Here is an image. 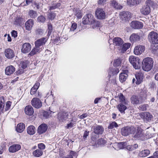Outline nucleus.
Instances as JSON below:
<instances>
[{"mask_svg": "<svg viewBox=\"0 0 158 158\" xmlns=\"http://www.w3.org/2000/svg\"><path fill=\"white\" fill-rule=\"evenodd\" d=\"M40 85V83L38 82H36L34 86L31 89L30 94L31 95H35L36 91Z\"/></svg>", "mask_w": 158, "mask_h": 158, "instance_id": "obj_29", "label": "nucleus"}, {"mask_svg": "<svg viewBox=\"0 0 158 158\" xmlns=\"http://www.w3.org/2000/svg\"><path fill=\"white\" fill-rule=\"evenodd\" d=\"M27 61H21L19 66L23 69H25L27 67Z\"/></svg>", "mask_w": 158, "mask_h": 158, "instance_id": "obj_49", "label": "nucleus"}, {"mask_svg": "<svg viewBox=\"0 0 158 158\" xmlns=\"http://www.w3.org/2000/svg\"><path fill=\"white\" fill-rule=\"evenodd\" d=\"M135 76L136 80L135 83L137 85H139L143 81V74L140 71L136 73Z\"/></svg>", "mask_w": 158, "mask_h": 158, "instance_id": "obj_16", "label": "nucleus"}, {"mask_svg": "<svg viewBox=\"0 0 158 158\" xmlns=\"http://www.w3.org/2000/svg\"><path fill=\"white\" fill-rule=\"evenodd\" d=\"M82 23L84 24H93L96 23V21L93 16L90 14H87L82 19Z\"/></svg>", "mask_w": 158, "mask_h": 158, "instance_id": "obj_6", "label": "nucleus"}, {"mask_svg": "<svg viewBox=\"0 0 158 158\" xmlns=\"http://www.w3.org/2000/svg\"><path fill=\"white\" fill-rule=\"evenodd\" d=\"M52 25L51 23L48 24V35H49L52 33Z\"/></svg>", "mask_w": 158, "mask_h": 158, "instance_id": "obj_51", "label": "nucleus"}, {"mask_svg": "<svg viewBox=\"0 0 158 158\" xmlns=\"http://www.w3.org/2000/svg\"><path fill=\"white\" fill-rule=\"evenodd\" d=\"M115 145L118 147L117 150L122 149L126 147L127 143L125 142L116 143Z\"/></svg>", "mask_w": 158, "mask_h": 158, "instance_id": "obj_41", "label": "nucleus"}, {"mask_svg": "<svg viewBox=\"0 0 158 158\" xmlns=\"http://www.w3.org/2000/svg\"><path fill=\"white\" fill-rule=\"evenodd\" d=\"M135 128L134 127H123L121 129V133L122 135L127 136L130 134L133 133Z\"/></svg>", "mask_w": 158, "mask_h": 158, "instance_id": "obj_10", "label": "nucleus"}, {"mask_svg": "<svg viewBox=\"0 0 158 158\" xmlns=\"http://www.w3.org/2000/svg\"><path fill=\"white\" fill-rule=\"evenodd\" d=\"M33 25V21L32 19H29L25 23L26 29L28 31L31 30Z\"/></svg>", "mask_w": 158, "mask_h": 158, "instance_id": "obj_27", "label": "nucleus"}, {"mask_svg": "<svg viewBox=\"0 0 158 158\" xmlns=\"http://www.w3.org/2000/svg\"><path fill=\"white\" fill-rule=\"evenodd\" d=\"M137 116L138 118L140 119L141 118L145 122L149 121L153 118L152 115L148 112L141 113L139 114Z\"/></svg>", "mask_w": 158, "mask_h": 158, "instance_id": "obj_7", "label": "nucleus"}, {"mask_svg": "<svg viewBox=\"0 0 158 158\" xmlns=\"http://www.w3.org/2000/svg\"><path fill=\"white\" fill-rule=\"evenodd\" d=\"M121 60L120 59H118L114 60V63L113 65L115 67L119 66L121 63Z\"/></svg>", "mask_w": 158, "mask_h": 158, "instance_id": "obj_47", "label": "nucleus"}, {"mask_svg": "<svg viewBox=\"0 0 158 158\" xmlns=\"http://www.w3.org/2000/svg\"><path fill=\"white\" fill-rule=\"evenodd\" d=\"M11 35L14 38L16 37L17 36V32L15 31H13L11 32Z\"/></svg>", "mask_w": 158, "mask_h": 158, "instance_id": "obj_57", "label": "nucleus"}, {"mask_svg": "<svg viewBox=\"0 0 158 158\" xmlns=\"http://www.w3.org/2000/svg\"><path fill=\"white\" fill-rule=\"evenodd\" d=\"M27 131L28 134L30 135H33L35 132V127L32 126H29L27 130Z\"/></svg>", "mask_w": 158, "mask_h": 158, "instance_id": "obj_35", "label": "nucleus"}, {"mask_svg": "<svg viewBox=\"0 0 158 158\" xmlns=\"http://www.w3.org/2000/svg\"><path fill=\"white\" fill-rule=\"evenodd\" d=\"M119 72V70L118 68H110L108 72L109 75L110 76H113L117 74Z\"/></svg>", "mask_w": 158, "mask_h": 158, "instance_id": "obj_33", "label": "nucleus"}, {"mask_svg": "<svg viewBox=\"0 0 158 158\" xmlns=\"http://www.w3.org/2000/svg\"><path fill=\"white\" fill-rule=\"evenodd\" d=\"M77 27V23H73L70 28L69 32L74 31L76 29Z\"/></svg>", "mask_w": 158, "mask_h": 158, "instance_id": "obj_48", "label": "nucleus"}, {"mask_svg": "<svg viewBox=\"0 0 158 158\" xmlns=\"http://www.w3.org/2000/svg\"><path fill=\"white\" fill-rule=\"evenodd\" d=\"M134 138L135 139L141 140H145L147 139L144 134L143 130L140 127L137 128Z\"/></svg>", "mask_w": 158, "mask_h": 158, "instance_id": "obj_5", "label": "nucleus"}, {"mask_svg": "<svg viewBox=\"0 0 158 158\" xmlns=\"http://www.w3.org/2000/svg\"><path fill=\"white\" fill-rule=\"evenodd\" d=\"M139 107L142 110H146L148 107V104H143L140 105Z\"/></svg>", "mask_w": 158, "mask_h": 158, "instance_id": "obj_53", "label": "nucleus"}, {"mask_svg": "<svg viewBox=\"0 0 158 158\" xmlns=\"http://www.w3.org/2000/svg\"><path fill=\"white\" fill-rule=\"evenodd\" d=\"M77 154V153L76 152H74L72 151H71L70 153V155H71L73 157V156H75Z\"/></svg>", "mask_w": 158, "mask_h": 158, "instance_id": "obj_60", "label": "nucleus"}, {"mask_svg": "<svg viewBox=\"0 0 158 158\" xmlns=\"http://www.w3.org/2000/svg\"><path fill=\"white\" fill-rule=\"evenodd\" d=\"M131 26L133 28L138 29L142 28L143 26V24L141 22L134 21L131 23Z\"/></svg>", "mask_w": 158, "mask_h": 158, "instance_id": "obj_17", "label": "nucleus"}, {"mask_svg": "<svg viewBox=\"0 0 158 158\" xmlns=\"http://www.w3.org/2000/svg\"><path fill=\"white\" fill-rule=\"evenodd\" d=\"M143 99L141 97L133 95L131 98V102L133 104H138L142 103Z\"/></svg>", "mask_w": 158, "mask_h": 158, "instance_id": "obj_12", "label": "nucleus"}, {"mask_svg": "<svg viewBox=\"0 0 158 158\" xmlns=\"http://www.w3.org/2000/svg\"><path fill=\"white\" fill-rule=\"evenodd\" d=\"M127 73L128 71L127 70H125L120 73L119 80L121 82H123L126 81L128 76Z\"/></svg>", "mask_w": 158, "mask_h": 158, "instance_id": "obj_22", "label": "nucleus"}, {"mask_svg": "<svg viewBox=\"0 0 158 158\" xmlns=\"http://www.w3.org/2000/svg\"><path fill=\"white\" fill-rule=\"evenodd\" d=\"M96 138L94 137L92 138V140L95 142V143L96 145L104 144L106 142V140L102 138L98 139L97 140H96Z\"/></svg>", "mask_w": 158, "mask_h": 158, "instance_id": "obj_32", "label": "nucleus"}, {"mask_svg": "<svg viewBox=\"0 0 158 158\" xmlns=\"http://www.w3.org/2000/svg\"><path fill=\"white\" fill-rule=\"evenodd\" d=\"M150 153V151L148 149H145L140 152L139 155L141 157H145L148 156Z\"/></svg>", "mask_w": 158, "mask_h": 158, "instance_id": "obj_36", "label": "nucleus"}, {"mask_svg": "<svg viewBox=\"0 0 158 158\" xmlns=\"http://www.w3.org/2000/svg\"><path fill=\"white\" fill-rule=\"evenodd\" d=\"M92 128L93 129L94 133L98 135L102 134L104 130L102 127L100 125L93 126Z\"/></svg>", "mask_w": 158, "mask_h": 158, "instance_id": "obj_15", "label": "nucleus"}, {"mask_svg": "<svg viewBox=\"0 0 158 158\" xmlns=\"http://www.w3.org/2000/svg\"><path fill=\"white\" fill-rule=\"evenodd\" d=\"M129 60L135 69H139L140 68L141 62L138 57L131 56L129 57Z\"/></svg>", "mask_w": 158, "mask_h": 158, "instance_id": "obj_4", "label": "nucleus"}, {"mask_svg": "<svg viewBox=\"0 0 158 158\" xmlns=\"http://www.w3.org/2000/svg\"><path fill=\"white\" fill-rule=\"evenodd\" d=\"M153 61L150 57H147L143 59L142 62V69L145 71L148 72L152 68L153 64Z\"/></svg>", "mask_w": 158, "mask_h": 158, "instance_id": "obj_2", "label": "nucleus"}, {"mask_svg": "<svg viewBox=\"0 0 158 158\" xmlns=\"http://www.w3.org/2000/svg\"><path fill=\"white\" fill-rule=\"evenodd\" d=\"M148 38L149 41L153 44H158V34L152 31L149 33Z\"/></svg>", "mask_w": 158, "mask_h": 158, "instance_id": "obj_8", "label": "nucleus"}, {"mask_svg": "<svg viewBox=\"0 0 158 158\" xmlns=\"http://www.w3.org/2000/svg\"><path fill=\"white\" fill-rule=\"evenodd\" d=\"M31 48V46L29 43H25L23 45L21 51L23 53H26L30 51Z\"/></svg>", "mask_w": 158, "mask_h": 158, "instance_id": "obj_20", "label": "nucleus"}, {"mask_svg": "<svg viewBox=\"0 0 158 158\" xmlns=\"http://www.w3.org/2000/svg\"><path fill=\"white\" fill-rule=\"evenodd\" d=\"M15 71V67L12 65H10L7 67L5 70V74L10 75L13 74Z\"/></svg>", "mask_w": 158, "mask_h": 158, "instance_id": "obj_21", "label": "nucleus"}, {"mask_svg": "<svg viewBox=\"0 0 158 158\" xmlns=\"http://www.w3.org/2000/svg\"><path fill=\"white\" fill-rule=\"evenodd\" d=\"M43 152L40 149H37L34 151L33 152L34 156L36 157H39L42 155Z\"/></svg>", "mask_w": 158, "mask_h": 158, "instance_id": "obj_38", "label": "nucleus"}, {"mask_svg": "<svg viewBox=\"0 0 158 158\" xmlns=\"http://www.w3.org/2000/svg\"><path fill=\"white\" fill-rule=\"evenodd\" d=\"M56 14L54 12H50L48 15V17L49 19L52 20L54 19Z\"/></svg>", "mask_w": 158, "mask_h": 158, "instance_id": "obj_45", "label": "nucleus"}, {"mask_svg": "<svg viewBox=\"0 0 158 158\" xmlns=\"http://www.w3.org/2000/svg\"><path fill=\"white\" fill-rule=\"evenodd\" d=\"M68 114L66 113L63 112L62 113H59L58 114V117L60 121H63L67 118Z\"/></svg>", "mask_w": 158, "mask_h": 158, "instance_id": "obj_31", "label": "nucleus"}, {"mask_svg": "<svg viewBox=\"0 0 158 158\" xmlns=\"http://www.w3.org/2000/svg\"><path fill=\"white\" fill-rule=\"evenodd\" d=\"M21 148V146L19 144H14L10 147L9 151L10 152L14 153L18 151Z\"/></svg>", "mask_w": 158, "mask_h": 158, "instance_id": "obj_19", "label": "nucleus"}, {"mask_svg": "<svg viewBox=\"0 0 158 158\" xmlns=\"http://www.w3.org/2000/svg\"><path fill=\"white\" fill-rule=\"evenodd\" d=\"M113 42L114 45L120 46L123 44V41L121 38L116 37L113 39Z\"/></svg>", "mask_w": 158, "mask_h": 158, "instance_id": "obj_30", "label": "nucleus"}, {"mask_svg": "<svg viewBox=\"0 0 158 158\" xmlns=\"http://www.w3.org/2000/svg\"><path fill=\"white\" fill-rule=\"evenodd\" d=\"M24 111L26 114L28 115H31L34 113L33 108L30 105H28L24 108Z\"/></svg>", "mask_w": 158, "mask_h": 158, "instance_id": "obj_23", "label": "nucleus"}, {"mask_svg": "<svg viewBox=\"0 0 158 158\" xmlns=\"http://www.w3.org/2000/svg\"><path fill=\"white\" fill-rule=\"evenodd\" d=\"M11 102L10 101H8L7 102L5 107V110L7 111L10 108L11 105Z\"/></svg>", "mask_w": 158, "mask_h": 158, "instance_id": "obj_54", "label": "nucleus"}, {"mask_svg": "<svg viewBox=\"0 0 158 158\" xmlns=\"http://www.w3.org/2000/svg\"><path fill=\"white\" fill-rule=\"evenodd\" d=\"M41 94L38 92V94H36V93L35 95H34V96L36 97H41Z\"/></svg>", "mask_w": 158, "mask_h": 158, "instance_id": "obj_64", "label": "nucleus"}, {"mask_svg": "<svg viewBox=\"0 0 158 158\" xmlns=\"http://www.w3.org/2000/svg\"><path fill=\"white\" fill-rule=\"evenodd\" d=\"M112 6L115 8H118L117 7L118 3L114 0H113L111 2Z\"/></svg>", "mask_w": 158, "mask_h": 158, "instance_id": "obj_56", "label": "nucleus"}, {"mask_svg": "<svg viewBox=\"0 0 158 158\" xmlns=\"http://www.w3.org/2000/svg\"><path fill=\"white\" fill-rule=\"evenodd\" d=\"M25 128V124L23 123H20L17 125L16 130L17 132L21 133L23 131Z\"/></svg>", "mask_w": 158, "mask_h": 158, "instance_id": "obj_34", "label": "nucleus"}, {"mask_svg": "<svg viewBox=\"0 0 158 158\" xmlns=\"http://www.w3.org/2000/svg\"><path fill=\"white\" fill-rule=\"evenodd\" d=\"M45 18L43 16L41 15L39 16L37 18V21L38 22L42 23H43L45 22Z\"/></svg>", "mask_w": 158, "mask_h": 158, "instance_id": "obj_50", "label": "nucleus"}, {"mask_svg": "<svg viewBox=\"0 0 158 158\" xmlns=\"http://www.w3.org/2000/svg\"><path fill=\"white\" fill-rule=\"evenodd\" d=\"M138 147V144H135L133 145H128L126 146V148L127 150L132 151L136 149Z\"/></svg>", "mask_w": 158, "mask_h": 158, "instance_id": "obj_44", "label": "nucleus"}, {"mask_svg": "<svg viewBox=\"0 0 158 158\" xmlns=\"http://www.w3.org/2000/svg\"><path fill=\"white\" fill-rule=\"evenodd\" d=\"M47 40L45 38L43 37L35 41V47L32 49L29 55L32 56L41 51L44 49L43 46L45 44Z\"/></svg>", "mask_w": 158, "mask_h": 158, "instance_id": "obj_1", "label": "nucleus"}, {"mask_svg": "<svg viewBox=\"0 0 158 158\" xmlns=\"http://www.w3.org/2000/svg\"><path fill=\"white\" fill-rule=\"evenodd\" d=\"M119 103H122L125 105H128L129 102L125 98L124 96L121 93L119 94L118 95Z\"/></svg>", "mask_w": 158, "mask_h": 158, "instance_id": "obj_25", "label": "nucleus"}, {"mask_svg": "<svg viewBox=\"0 0 158 158\" xmlns=\"http://www.w3.org/2000/svg\"><path fill=\"white\" fill-rule=\"evenodd\" d=\"M73 12L75 15L78 18H81V17L82 15L81 13V10H79V9H77V8H74L73 9Z\"/></svg>", "mask_w": 158, "mask_h": 158, "instance_id": "obj_40", "label": "nucleus"}, {"mask_svg": "<svg viewBox=\"0 0 158 158\" xmlns=\"http://www.w3.org/2000/svg\"><path fill=\"white\" fill-rule=\"evenodd\" d=\"M140 0H127V4L131 6H132L138 4Z\"/></svg>", "mask_w": 158, "mask_h": 158, "instance_id": "obj_37", "label": "nucleus"}, {"mask_svg": "<svg viewBox=\"0 0 158 158\" xmlns=\"http://www.w3.org/2000/svg\"><path fill=\"white\" fill-rule=\"evenodd\" d=\"M145 49V47L143 45H137L134 48V53L136 55H140L144 51Z\"/></svg>", "mask_w": 158, "mask_h": 158, "instance_id": "obj_14", "label": "nucleus"}, {"mask_svg": "<svg viewBox=\"0 0 158 158\" xmlns=\"http://www.w3.org/2000/svg\"><path fill=\"white\" fill-rule=\"evenodd\" d=\"M48 129V126L45 124H42L38 127V132L40 134H43Z\"/></svg>", "mask_w": 158, "mask_h": 158, "instance_id": "obj_24", "label": "nucleus"}, {"mask_svg": "<svg viewBox=\"0 0 158 158\" xmlns=\"http://www.w3.org/2000/svg\"><path fill=\"white\" fill-rule=\"evenodd\" d=\"M56 8V7L55 5H53V6H50V7L49 10H53L55 9Z\"/></svg>", "mask_w": 158, "mask_h": 158, "instance_id": "obj_61", "label": "nucleus"}, {"mask_svg": "<svg viewBox=\"0 0 158 158\" xmlns=\"http://www.w3.org/2000/svg\"><path fill=\"white\" fill-rule=\"evenodd\" d=\"M6 57L8 59H11L15 56L13 51L10 48H8L5 50Z\"/></svg>", "mask_w": 158, "mask_h": 158, "instance_id": "obj_18", "label": "nucleus"}, {"mask_svg": "<svg viewBox=\"0 0 158 158\" xmlns=\"http://www.w3.org/2000/svg\"><path fill=\"white\" fill-rule=\"evenodd\" d=\"M38 147L39 149L44 150L45 148V145L43 143H40L38 144Z\"/></svg>", "mask_w": 158, "mask_h": 158, "instance_id": "obj_55", "label": "nucleus"}, {"mask_svg": "<svg viewBox=\"0 0 158 158\" xmlns=\"http://www.w3.org/2000/svg\"><path fill=\"white\" fill-rule=\"evenodd\" d=\"M28 15L31 18H36L37 16V14L36 11L33 10H30L28 12Z\"/></svg>", "mask_w": 158, "mask_h": 158, "instance_id": "obj_43", "label": "nucleus"}, {"mask_svg": "<svg viewBox=\"0 0 158 158\" xmlns=\"http://www.w3.org/2000/svg\"><path fill=\"white\" fill-rule=\"evenodd\" d=\"M87 116V115L86 114H83L80 116V118L81 119H83L85 118Z\"/></svg>", "mask_w": 158, "mask_h": 158, "instance_id": "obj_62", "label": "nucleus"}, {"mask_svg": "<svg viewBox=\"0 0 158 158\" xmlns=\"http://www.w3.org/2000/svg\"><path fill=\"white\" fill-rule=\"evenodd\" d=\"M140 39L139 35L137 34L133 33L130 37V40L131 42H135L139 41Z\"/></svg>", "mask_w": 158, "mask_h": 158, "instance_id": "obj_28", "label": "nucleus"}, {"mask_svg": "<svg viewBox=\"0 0 158 158\" xmlns=\"http://www.w3.org/2000/svg\"><path fill=\"white\" fill-rule=\"evenodd\" d=\"M130 43H125L121 47V52L122 53L124 52L130 47Z\"/></svg>", "mask_w": 158, "mask_h": 158, "instance_id": "obj_39", "label": "nucleus"}, {"mask_svg": "<svg viewBox=\"0 0 158 158\" xmlns=\"http://www.w3.org/2000/svg\"><path fill=\"white\" fill-rule=\"evenodd\" d=\"M49 114L48 113L47 111H44L43 113V116L46 118H48L49 116Z\"/></svg>", "mask_w": 158, "mask_h": 158, "instance_id": "obj_58", "label": "nucleus"}, {"mask_svg": "<svg viewBox=\"0 0 158 158\" xmlns=\"http://www.w3.org/2000/svg\"><path fill=\"white\" fill-rule=\"evenodd\" d=\"M32 105L36 108H40L42 106V102L39 98H33L31 101Z\"/></svg>", "mask_w": 158, "mask_h": 158, "instance_id": "obj_11", "label": "nucleus"}, {"mask_svg": "<svg viewBox=\"0 0 158 158\" xmlns=\"http://www.w3.org/2000/svg\"><path fill=\"white\" fill-rule=\"evenodd\" d=\"M76 119L74 120L72 119L70 122L67 124V125L65 127L67 129H69L74 127L76 124Z\"/></svg>", "mask_w": 158, "mask_h": 158, "instance_id": "obj_42", "label": "nucleus"}, {"mask_svg": "<svg viewBox=\"0 0 158 158\" xmlns=\"http://www.w3.org/2000/svg\"><path fill=\"white\" fill-rule=\"evenodd\" d=\"M89 135V131H86L84 133V134L83 135V138L85 139Z\"/></svg>", "mask_w": 158, "mask_h": 158, "instance_id": "obj_59", "label": "nucleus"}, {"mask_svg": "<svg viewBox=\"0 0 158 158\" xmlns=\"http://www.w3.org/2000/svg\"><path fill=\"white\" fill-rule=\"evenodd\" d=\"M121 18L124 22L128 20L131 17V13L128 11H123L120 14Z\"/></svg>", "mask_w": 158, "mask_h": 158, "instance_id": "obj_13", "label": "nucleus"}, {"mask_svg": "<svg viewBox=\"0 0 158 158\" xmlns=\"http://www.w3.org/2000/svg\"><path fill=\"white\" fill-rule=\"evenodd\" d=\"M128 105H125L122 103H119L117 106V108L119 111L122 113H125V111L127 109V106Z\"/></svg>", "mask_w": 158, "mask_h": 158, "instance_id": "obj_26", "label": "nucleus"}, {"mask_svg": "<svg viewBox=\"0 0 158 158\" xmlns=\"http://www.w3.org/2000/svg\"><path fill=\"white\" fill-rule=\"evenodd\" d=\"M44 33L43 30L41 28H38L36 31V33L38 35H42Z\"/></svg>", "mask_w": 158, "mask_h": 158, "instance_id": "obj_52", "label": "nucleus"}, {"mask_svg": "<svg viewBox=\"0 0 158 158\" xmlns=\"http://www.w3.org/2000/svg\"><path fill=\"white\" fill-rule=\"evenodd\" d=\"M118 126L116 123L115 122H113L110 124L108 128L109 129H113L114 127H117Z\"/></svg>", "mask_w": 158, "mask_h": 158, "instance_id": "obj_46", "label": "nucleus"}, {"mask_svg": "<svg viewBox=\"0 0 158 158\" xmlns=\"http://www.w3.org/2000/svg\"><path fill=\"white\" fill-rule=\"evenodd\" d=\"M157 5L156 3L154 4V2L150 0H148L146 1L145 4L140 9L142 14L144 15L148 14L150 12V6L155 8Z\"/></svg>", "mask_w": 158, "mask_h": 158, "instance_id": "obj_3", "label": "nucleus"}, {"mask_svg": "<svg viewBox=\"0 0 158 158\" xmlns=\"http://www.w3.org/2000/svg\"><path fill=\"white\" fill-rule=\"evenodd\" d=\"M106 0H99L98 3L99 4H102L106 2Z\"/></svg>", "mask_w": 158, "mask_h": 158, "instance_id": "obj_63", "label": "nucleus"}, {"mask_svg": "<svg viewBox=\"0 0 158 158\" xmlns=\"http://www.w3.org/2000/svg\"><path fill=\"white\" fill-rule=\"evenodd\" d=\"M96 17L99 19H103L106 18V14L103 9L98 8L95 12Z\"/></svg>", "mask_w": 158, "mask_h": 158, "instance_id": "obj_9", "label": "nucleus"}]
</instances>
